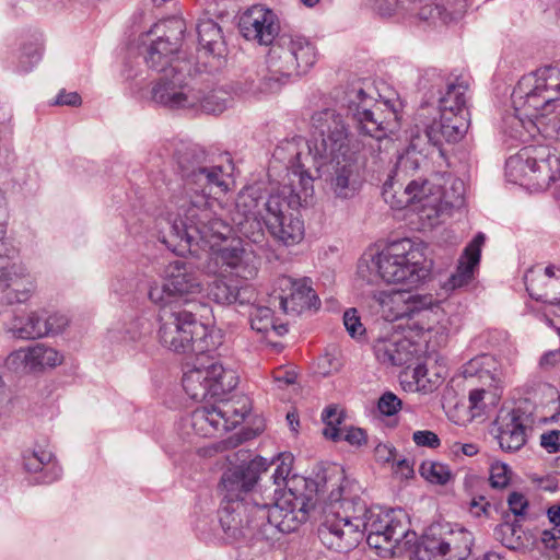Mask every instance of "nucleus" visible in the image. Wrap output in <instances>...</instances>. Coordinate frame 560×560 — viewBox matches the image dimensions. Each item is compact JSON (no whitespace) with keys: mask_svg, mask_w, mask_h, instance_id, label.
I'll return each instance as SVG.
<instances>
[{"mask_svg":"<svg viewBox=\"0 0 560 560\" xmlns=\"http://www.w3.org/2000/svg\"><path fill=\"white\" fill-rule=\"evenodd\" d=\"M272 464H276V468H275V471L272 474V479H273V483L277 486V488L275 489V493L278 492V490L280 489L281 486H284L288 490L282 494L285 495L287 493L290 492V489L291 491H293V493L296 495V497H304L305 498V502L307 503V513L310 512V508H311V504H310V499L303 494V493H298L295 491V489H293L291 487V485H296V483H306V480L305 479H302L295 475L291 476V470H292V464H293V456L292 454L290 453H281L279 454V456L277 457V459L272 463Z\"/></svg>","mask_w":560,"mask_h":560,"instance_id":"33","label":"nucleus"},{"mask_svg":"<svg viewBox=\"0 0 560 560\" xmlns=\"http://www.w3.org/2000/svg\"><path fill=\"white\" fill-rule=\"evenodd\" d=\"M412 441L417 446L438 448L441 445L440 438L430 430H418L412 434Z\"/></svg>","mask_w":560,"mask_h":560,"instance_id":"46","label":"nucleus"},{"mask_svg":"<svg viewBox=\"0 0 560 560\" xmlns=\"http://www.w3.org/2000/svg\"><path fill=\"white\" fill-rule=\"evenodd\" d=\"M511 470L509 466L501 462L492 463L490 466L489 481L492 488L503 489L510 482Z\"/></svg>","mask_w":560,"mask_h":560,"instance_id":"42","label":"nucleus"},{"mask_svg":"<svg viewBox=\"0 0 560 560\" xmlns=\"http://www.w3.org/2000/svg\"><path fill=\"white\" fill-rule=\"evenodd\" d=\"M42 58V51L38 46H31L24 49L20 59V70L22 72H28L33 67L39 62Z\"/></svg>","mask_w":560,"mask_h":560,"instance_id":"47","label":"nucleus"},{"mask_svg":"<svg viewBox=\"0 0 560 560\" xmlns=\"http://www.w3.org/2000/svg\"><path fill=\"white\" fill-rule=\"evenodd\" d=\"M422 0H395L397 13L409 14L416 12Z\"/></svg>","mask_w":560,"mask_h":560,"instance_id":"57","label":"nucleus"},{"mask_svg":"<svg viewBox=\"0 0 560 560\" xmlns=\"http://www.w3.org/2000/svg\"><path fill=\"white\" fill-rule=\"evenodd\" d=\"M343 325L352 338L362 336L365 332L355 308H349L343 314Z\"/></svg>","mask_w":560,"mask_h":560,"instance_id":"44","label":"nucleus"},{"mask_svg":"<svg viewBox=\"0 0 560 560\" xmlns=\"http://www.w3.org/2000/svg\"><path fill=\"white\" fill-rule=\"evenodd\" d=\"M433 7L431 4H423V1L420 3L416 12L409 13L410 15H417L421 20H428L430 16H432L433 13Z\"/></svg>","mask_w":560,"mask_h":560,"instance_id":"62","label":"nucleus"},{"mask_svg":"<svg viewBox=\"0 0 560 560\" xmlns=\"http://www.w3.org/2000/svg\"><path fill=\"white\" fill-rule=\"evenodd\" d=\"M249 323L252 329L260 334H267L273 327V312L270 307L255 303V296L250 300Z\"/></svg>","mask_w":560,"mask_h":560,"instance_id":"39","label":"nucleus"},{"mask_svg":"<svg viewBox=\"0 0 560 560\" xmlns=\"http://www.w3.org/2000/svg\"><path fill=\"white\" fill-rule=\"evenodd\" d=\"M265 202L259 187L247 186L237 194L234 209L230 212L234 226L253 242L261 236L260 220L265 214Z\"/></svg>","mask_w":560,"mask_h":560,"instance_id":"21","label":"nucleus"},{"mask_svg":"<svg viewBox=\"0 0 560 560\" xmlns=\"http://www.w3.org/2000/svg\"><path fill=\"white\" fill-rule=\"evenodd\" d=\"M533 419L522 408L500 410L494 425L500 447L505 452H516L527 442V431L530 430Z\"/></svg>","mask_w":560,"mask_h":560,"instance_id":"24","label":"nucleus"},{"mask_svg":"<svg viewBox=\"0 0 560 560\" xmlns=\"http://www.w3.org/2000/svg\"><path fill=\"white\" fill-rule=\"evenodd\" d=\"M30 277L27 268L21 262H12L7 266L0 267V285L8 288V284H12L18 280H22Z\"/></svg>","mask_w":560,"mask_h":560,"instance_id":"41","label":"nucleus"},{"mask_svg":"<svg viewBox=\"0 0 560 560\" xmlns=\"http://www.w3.org/2000/svg\"><path fill=\"white\" fill-rule=\"evenodd\" d=\"M325 429L323 430V434L332 441H341L343 430L340 429L339 424H325Z\"/></svg>","mask_w":560,"mask_h":560,"instance_id":"60","label":"nucleus"},{"mask_svg":"<svg viewBox=\"0 0 560 560\" xmlns=\"http://www.w3.org/2000/svg\"><path fill=\"white\" fill-rule=\"evenodd\" d=\"M373 92L366 80L358 79L347 85L340 102L361 133L382 141L398 130L402 102L399 97L376 100Z\"/></svg>","mask_w":560,"mask_h":560,"instance_id":"8","label":"nucleus"},{"mask_svg":"<svg viewBox=\"0 0 560 560\" xmlns=\"http://www.w3.org/2000/svg\"><path fill=\"white\" fill-rule=\"evenodd\" d=\"M10 359L15 362L20 361L31 371L44 368H55L62 363V355L54 348L37 343L33 347L21 348L10 354Z\"/></svg>","mask_w":560,"mask_h":560,"instance_id":"30","label":"nucleus"},{"mask_svg":"<svg viewBox=\"0 0 560 560\" xmlns=\"http://www.w3.org/2000/svg\"><path fill=\"white\" fill-rule=\"evenodd\" d=\"M357 272L369 284L382 280L387 284L416 287L428 277L429 269L419 246L409 238H402L378 253L363 254Z\"/></svg>","mask_w":560,"mask_h":560,"instance_id":"7","label":"nucleus"},{"mask_svg":"<svg viewBox=\"0 0 560 560\" xmlns=\"http://www.w3.org/2000/svg\"><path fill=\"white\" fill-rule=\"evenodd\" d=\"M440 118L431 122H422L424 133L430 143L441 147L443 142L455 143L462 140L469 127V118L465 115L439 112Z\"/></svg>","mask_w":560,"mask_h":560,"instance_id":"28","label":"nucleus"},{"mask_svg":"<svg viewBox=\"0 0 560 560\" xmlns=\"http://www.w3.org/2000/svg\"><path fill=\"white\" fill-rule=\"evenodd\" d=\"M199 45L208 54L222 57L226 51L221 27L211 19L199 21L197 24Z\"/></svg>","mask_w":560,"mask_h":560,"instance_id":"34","label":"nucleus"},{"mask_svg":"<svg viewBox=\"0 0 560 560\" xmlns=\"http://www.w3.org/2000/svg\"><path fill=\"white\" fill-rule=\"evenodd\" d=\"M485 234L478 233L471 242L465 247L456 271L450 278L452 288L466 285L472 278L475 269L478 267L481 256V247L485 243Z\"/></svg>","mask_w":560,"mask_h":560,"instance_id":"29","label":"nucleus"},{"mask_svg":"<svg viewBox=\"0 0 560 560\" xmlns=\"http://www.w3.org/2000/svg\"><path fill=\"white\" fill-rule=\"evenodd\" d=\"M560 539V527L552 528L551 530H544L542 533V541L549 545L551 541H557Z\"/></svg>","mask_w":560,"mask_h":560,"instance_id":"63","label":"nucleus"},{"mask_svg":"<svg viewBox=\"0 0 560 560\" xmlns=\"http://www.w3.org/2000/svg\"><path fill=\"white\" fill-rule=\"evenodd\" d=\"M445 175L435 174L431 178L412 179L402 184L394 177L388 178L382 190L384 201L390 208L401 210L411 207L413 211L430 210L438 213V207L444 197Z\"/></svg>","mask_w":560,"mask_h":560,"instance_id":"13","label":"nucleus"},{"mask_svg":"<svg viewBox=\"0 0 560 560\" xmlns=\"http://www.w3.org/2000/svg\"><path fill=\"white\" fill-rule=\"evenodd\" d=\"M420 475L431 483L446 485L452 478L450 467L440 462L425 460L419 468Z\"/></svg>","mask_w":560,"mask_h":560,"instance_id":"40","label":"nucleus"},{"mask_svg":"<svg viewBox=\"0 0 560 560\" xmlns=\"http://www.w3.org/2000/svg\"><path fill=\"white\" fill-rule=\"evenodd\" d=\"M405 516L401 510L368 508L360 498H342V487L338 486L323 509L318 537L324 546L337 552L353 549L364 536L371 548L392 550L407 534Z\"/></svg>","mask_w":560,"mask_h":560,"instance_id":"3","label":"nucleus"},{"mask_svg":"<svg viewBox=\"0 0 560 560\" xmlns=\"http://www.w3.org/2000/svg\"><path fill=\"white\" fill-rule=\"evenodd\" d=\"M279 287L285 293L279 296V304L287 314L298 315L311 308L317 310L320 305L310 278L282 277L279 280Z\"/></svg>","mask_w":560,"mask_h":560,"instance_id":"27","label":"nucleus"},{"mask_svg":"<svg viewBox=\"0 0 560 560\" xmlns=\"http://www.w3.org/2000/svg\"><path fill=\"white\" fill-rule=\"evenodd\" d=\"M208 296L218 304L230 305L238 303L246 305L254 298L253 288L238 287L232 280L218 277L208 287Z\"/></svg>","mask_w":560,"mask_h":560,"instance_id":"32","label":"nucleus"},{"mask_svg":"<svg viewBox=\"0 0 560 560\" xmlns=\"http://www.w3.org/2000/svg\"><path fill=\"white\" fill-rule=\"evenodd\" d=\"M366 5L382 18H389L397 13L395 2L390 0H366Z\"/></svg>","mask_w":560,"mask_h":560,"instance_id":"48","label":"nucleus"},{"mask_svg":"<svg viewBox=\"0 0 560 560\" xmlns=\"http://www.w3.org/2000/svg\"><path fill=\"white\" fill-rule=\"evenodd\" d=\"M175 159L183 186L177 212L166 220L167 232L161 241L179 255L209 247L212 253L203 265L208 275H220L221 268L226 267L238 277L253 278L257 272L256 258L240 238L220 246L233 233L232 225L222 218L224 208L213 197L228 190L223 168L211 165L206 152L197 145L183 144L176 150Z\"/></svg>","mask_w":560,"mask_h":560,"instance_id":"1","label":"nucleus"},{"mask_svg":"<svg viewBox=\"0 0 560 560\" xmlns=\"http://www.w3.org/2000/svg\"><path fill=\"white\" fill-rule=\"evenodd\" d=\"M246 410H237L230 401H220L195 409L190 416V425L200 436H213L234 429L244 420Z\"/></svg>","mask_w":560,"mask_h":560,"instance_id":"22","label":"nucleus"},{"mask_svg":"<svg viewBox=\"0 0 560 560\" xmlns=\"http://www.w3.org/2000/svg\"><path fill=\"white\" fill-rule=\"evenodd\" d=\"M468 85L464 82L450 84L446 92L440 98L439 112H450V114H460L469 118V112L466 106Z\"/></svg>","mask_w":560,"mask_h":560,"instance_id":"35","label":"nucleus"},{"mask_svg":"<svg viewBox=\"0 0 560 560\" xmlns=\"http://www.w3.org/2000/svg\"><path fill=\"white\" fill-rule=\"evenodd\" d=\"M508 504L510 511L515 516H523L528 508V501L525 495L516 491L510 493Z\"/></svg>","mask_w":560,"mask_h":560,"instance_id":"49","label":"nucleus"},{"mask_svg":"<svg viewBox=\"0 0 560 560\" xmlns=\"http://www.w3.org/2000/svg\"><path fill=\"white\" fill-rule=\"evenodd\" d=\"M374 456L378 463L395 462L396 448L390 444L380 443L374 448Z\"/></svg>","mask_w":560,"mask_h":560,"instance_id":"53","label":"nucleus"},{"mask_svg":"<svg viewBox=\"0 0 560 560\" xmlns=\"http://www.w3.org/2000/svg\"><path fill=\"white\" fill-rule=\"evenodd\" d=\"M493 362L489 355H480L471 359L464 365L463 375L464 377L477 376L481 387L471 389L469 392V409L472 417H480L486 415L491 409L495 408L501 398V378L499 375L488 366Z\"/></svg>","mask_w":560,"mask_h":560,"instance_id":"20","label":"nucleus"},{"mask_svg":"<svg viewBox=\"0 0 560 560\" xmlns=\"http://www.w3.org/2000/svg\"><path fill=\"white\" fill-rule=\"evenodd\" d=\"M540 445L548 453L560 452V430H550L540 435Z\"/></svg>","mask_w":560,"mask_h":560,"instance_id":"50","label":"nucleus"},{"mask_svg":"<svg viewBox=\"0 0 560 560\" xmlns=\"http://www.w3.org/2000/svg\"><path fill=\"white\" fill-rule=\"evenodd\" d=\"M315 133L319 136L310 145L312 166L319 172L330 165L329 188L336 198H353L361 188L357 150L351 142V133L343 116L334 108H325L313 114Z\"/></svg>","mask_w":560,"mask_h":560,"instance_id":"4","label":"nucleus"},{"mask_svg":"<svg viewBox=\"0 0 560 560\" xmlns=\"http://www.w3.org/2000/svg\"><path fill=\"white\" fill-rule=\"evenodd\" d=\"M185 32V21L178 18L167 19L156 23L145 35L160 34L156 39L145 46L144 61L147 66L160 72V75L152 81L151 88L164 75V73L182 62H190L186 59H179L176 55L179 51L183 35Z\"/></svg>","mask_w":560,"mask_h":560,"instance_id":"15","label":"nucleus"},{"mask_svg":"<svg viewBox=\"0 0 560 560\" xmlns=\"http://www.w3.org/2000/svg\"><path fill=\"white\" fill-rule=\"evenodd\" d=\"M548 518L556 527H560V505L549 508Z\"/></svg>","mask_w":560,"mask_h":560,"instance_id":"64","label":"nucleus"},{"mask_svg":"<svg viewBox=\"0 0 560 560\" xmlns=\"http://www.w3.org/2000/svg\"><path fill=\"white\" fill-rule=\"evenodd\" d=\"M55 105L79 106L81 96L77 92H66L61 90L54 102Z\"/></svg>","mask_w":560,"mask_h":560,"instance_id":"54","label":"nucleus"},{"mask_svg":"<svg viewBox=\"0 0 560 560\" xmlns=\"http://www.w3.org/2000/svg\"><path fill=\"white\" fill-rule=\"evenodd\" d=\"M35 291V283L30 277L18 280L12 284H8V288H2V299L9 304H20L27 302Z\"/></svg>","mask_w":560,"mask_h":560,"instance_id":"38","label":"nucleus"},{"mask_svg":"<svg viewBox=\"0 0 560 560\" xmlns=\"http://www.w3.org/2000/svg\"><path fill=\"white\" fill-rule=\"evenodd\" d=\"M306 198L301 189L280 185L266 199L262 222L278 243L293 246L304 238V222L300 218L299 208Z\"/></svg>","mask_w":560,"mask_h":560,"instance_id":"12","label":"nucleus"},{"mask_svg":"<svg viewBox=\"0 0 560 560\" xmlns=\"http://www.w3.org/2000/svg\"><path fill=\"white\" fill-rule=\"evenodd\" d=\"M163 284H151L149 300L159 306H179L177 298H194L203 291V283L192 262L175 259L163 271Z\"/></svg>","mask_w":560,"mask_h":560,"instance_id":"14","label":"nucleus"},{"mask_svg":"<svg viewBox=\"0 0 560 560\" xmlns=\"http://www.w3.org/2000/svg\"><path fill=\"white\" fill-rule=\"evenodd\" d=\"M311 121L313 122V117ZM316 138H319V136L315 133V128L312 125V139L310 141H305L302 137L285 140L275 149L272 155L275 160L283 162L288 171L281 185L301 189L304 197H310L313 194L314 177L308 173L306 162H312L310 145H313Z\"/></svg>","mask_w":560,"mask_h":560,"instance_id":"18","label":"nucleus"},{"mask_svg":"<svg viewBox=\"0 0 560 560\" xmlns=\"http://www.w3.org/2000/svg\"><path fill=\"white\" fill-rule=\"evenodd\" d=\"M45 326L48 328V335H57L68 326V318L62 314H51L45 316Z\"/></svg>","mask_w":560,"mask_h":560,"instance_id":"52","label":"nucleus"},{"mask_svg":"<svg viewBox=\"0 0 560 560\" xmlns=\"http://www.w3.org/2000/svg\"><path fill=\"white\" fill-rule=\"evenodd\" d=\"M192 63L182 62L166 71L150 89V100L167 109L221 114L233 102L235 90L230 84L199 86L191 74Z\"/></svg>","mask_w":560,"mask_h":560,"instance_id":"6","label":"nucleus"},{"mask_svg":"<svg viewBox=\"0 0 560 560\" xmlns=\"http://www.w3.org/2000/svg\"><path fill=\"white\" fill-rule=\"evenodd\" d=\"M525 125V133L527 138H534L540 133L545 138L560 139V116H549L545 114L537 121H527Z\"/></svg>","mask_w":560,"mask_h":560,"instance_id":"37","label":"nucleus"},{"mask_svg":"<svg viewBox=\"0 0 560 560\" xmlns=\"http://www.w3.org/2000/svg\"><path fill=\"white\" fill-rule=\"evenodd\" d=\"M267 467L266 458L257 456L222 475L223 502L219 523L226 538L240 539L253 530L257 539L270 542L278 539L279 534L292 533L306 522L305 498L296 497L291 490L276 502L259 501L261 495L253 488Z\"/></svg>","mask_w":560,"mask_h":560,"instance_id":"2","label":"nucleus"},{"mask_svg":"<svg viewBox=\"0 0 560 560\" xmlns=\"http://www.w3.org/2000/svg\"><path fill=\"white\" fill-rule=\"evenodd\" d=\"M12 335L14 338L23 340L38 339L48 336V328L45 326V316L36 312L31 313L21 326L12 328Z\"/></svg>","mask_w":560,"mask_h":560,"instance_id":"36","label":"nucleus"},{"mask_svg":"<svg viewBox=\"0 0 560 560\" xmlns=\"http://www.w3.org/2000/svg\"><path fill=\"white\" fill-rule=\"evenodd\" d=\"M560 363V349L546 352L539 361L541 369L550 370Z\"/></svg>","mask_w":560,"mask_h":560,"instance_id":"56","label":"nucleus"},{"mask_svg":"<svg viewBox=\"0 0 560 560\" xmlns=\"http://www.w3.org/2000/svg\"><path fill=\"white\" fill-rule=\"evenodd\" d=\"M341 418L338 409L332 406L327 407L322 413V419L325 424H340Z\"/></svg>","mask_w":560,"mask_h":560,"instance_id":"58","label":"nucleus"},{"mask_svg":"<svg viewBox=\"0 0 560 560\" xmlns=\"http://www.w3.org/2000/svg\"><path fill=\"white\" fill-rule=\"evenodd\" d=\"M54 455L45 450H25L22 453V466L26 472H43L40 482L50 483L61 477L62 469L54 463Z\"/></svg>","mask_w":560,"mask_h":560,"instance_id":"31","label":"nucleus"},{"mask_svg":"<svg viewBox=\"0 0 560 560\" xmlns=\"http://www.w3.org/2000/svg\"><path fill=\"white\" fill-rule=\"evenodd\" d=\"M472 535L463 527L454 528L451 524L435 523L429 526L416 549L418 560H431L448 553L463 560L470 553Z\"/></svg>","mask_w":560,"mask_h":560,"instance_id":"17","label":"nucleus"},{"mask_svg":"<svg viewBox=\"0 0 560 560\" xmlns=\"http://www.w3.org/2000/svg\"><path fill=\"white\" fill-rule=\"evenodd\" d=\"M560 172V160L546 148H524L510 156L505 163V175L513 183L523 184L524 179L548 184L556 180Z\"/></svg>","mask_w":560,"mask_h":560,"instance_id":"16","label":"nucleus"},{"mask_svg":"<svg viewBox=\"0 0 560 560\" xmlns=\"http://www.w3.org/2000/svg\"><path fill=\"white\" fill-rule=\"evenodd\" d=\"M489 508L490 504L488 502H485V499L482 497L479 499V501L472 500L470 504V511L476 516H480L482 513L487 514Z\"/></svg>","mask_w":560,"mask_h":560,"instance_id":"61","label":"nucleus"},{"mask_svg":"<svg viewBox=\"0 0 560 560\" xmlns=\"http://www.w3.org/2000/svg\"><path fill=\"white\" fill-rule=\"evenodd\" d=\"M376 359L385 365L401 366L413 362L419 354V346L399 331L381 335L373 346Z\"/></svg>","mask_w":560,"mask_h":560,"instance_id":"25","label":"nucleus"},{"mask_svg":"<svg viewBox=\"0 0 560 560\" xmlns=\"http://www.w3.org/2000/svg\"><path fill=\"white\" fill-rule=\"evenodd\" d=\"M383 316L388 322H398L396 328L413 336L435 331L446 336V327L441 324L444 312L432 295L415 294L409 291L394 292L382 300Z\"/></svg>","mask_w":560,"mask_h":560,"instance_id":"11","label":"nucleus"},{"mask_svg":"<svg viewBox=\"0 0 560 560\" xmlns=\"http://www.w3.org/2000/svg\"><path fill=\"white\" fill-rule=\"evenodd\" d=\"M317 57V47L311 38L295 32H283L270 44L266 54V73L258 80L247 79L242 93L256 98L276 94L292 78L306 74Z\"/></svg>","mask_w":560,"mask_h":560,"instance_id":"5","label":"nucleus"},{"mask_svg":"<svg viewBox=\"0 0 560 560\" xmlns=\"http://www.w3.org/2000/svg\"><path fill=\"white\" fill-rule=\"evenodd\" d=\"M394 471L400 474L404 478H409L413 475L412 463L406 458L398 459L395 463Z\"/></svg>","mask_w":560,"mask_h":560,"instance_id":"59","label":"nucleus"},{"mask_svg":"<svg viewBox=\"0 0 560 560\" xmlns=\"http://www.w3.org/2000/svg\"><path fill=\"white\" fill-rule=\"evenodd\" d=\"M529 296L545 304L542 315L559 312L560 307V268H532L524 276Z\"/></svg>","mask_w":560,"mask_h":560,"instance_id":"23","label":"nucleus"},{"mask_svg":"<svg viewBox=\"0 0 560 560\" xmlns=\"http://www.w3.org/2000/svg\"><path fill=\"white\" fill-rule=\"evenodd\" d=\"M401 400L392 392L384 393L377 402V408L383 416L392 417L401 409Z\"/></svg>","mask_w":560,"mask_h":560,"instance_id":"43","label":"nucleus"},{"mask_svg":"<svg viewBox=\"0 0 560 560\" xmlns=\"http://www.w3.org/2000/svg\"><path fill=\"white\" fill-rule=\"evenodd\" d=\"M160 343L177 353L206 354L217 349L219 336L180 306H160Z\"/></svg>","mask_w":560,"mask_h":560,"instance_id":"10","label":"nucleus"},{"mask_svg":"<svg viewBox=\"0 0 560 560\" xmlns=\"http://www.w3.org/2000/svg\"><path fill=\"white\" fill-rule=\"evenodd\" d=\"M241 32L245 38L269 45L280 35L278 16L262 5L248 9L240 20Z\"/></svg>","mask_w":560,"mask_h":560,"instance_id":"26","label":"nucleus"},{"mask_svg":"<svg viewBox=\"0 0 560 560\" xmlns=\"http://www.w3.org/2000/svg\"><path fill=\"white\" fill-rule=\"evenodd\" d=\"M342 440L349 442L352 445H361L365 442V432L360 428H349L343 431Z\"/></svg>","mask_w":560,"mask_h":560,"instance_id":"55","label":"nucleus"},{"mask_svg":"<svg viewBox=\"0 0 560 560\" xmlns=\"http://www.w3.org/2000/svg\"><path fill=\"white\" fill-rule=\"evenodd\" d=\"M560 94V69L546 67L535 74L523 77L512 92V103L515 114L508 118L506 124L512 128L511 137L526 140V122L537 121L542 113Z\"/></svg>","mask_w":560,"mask_h":560,"instance_id":"9","label":"nucleus"},{"mask_svg":"<svg viewBox=\"0 0 560 560\" xmlns=\"http://www.w3.org/2000/svg\"><path fill=\"white\" fill-rule=\"evenodd\" d=\"M237 382L234 371L225 370L217 362L209 365H195L183 376L184 390L194 400L220 397L233 390Z\"/></svg>","mask_w":560,"mask_h":560,"instance_id":"19","label":"nucleus"},{"mask_svg":"<svg viewBox=\"0 0 560 560\" xmlns=\"http://www.w3.org/2000/svg\"><path fill=\"white\" fill-rule=\"evenodd\" d=\"M429 374V368L427 364H418L412 371V380L418 392L429 393L431 392L430 382L424 381Z\"/></svg>","mask_w":560,"mask_h":560,"instance_id":"51","label":"nucleus"},{"mask_svg":"<svg viewBox=\"0 0 560 560\" xmlns=\"http://www.w3.org/2000/svg\"><path fill=\"white\" fill-rule=\"evenodd\" d=\"M19 256V248L7 235L5 225L0 222V259L13 260Z\"/></svg>","mask_w":560,"mask_h":560,"instance_id":"45","label":"nucleus"}]
</instances>
